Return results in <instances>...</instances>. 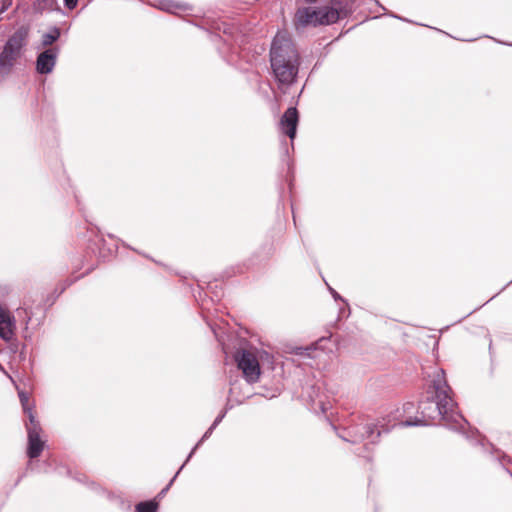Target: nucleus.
Segmentation results:
<instances>
[{"instance_id":"obj_1","label":"nucleus","mask_w":512,"mask_h":512,"mask_svg":"<svg viewBox=\"0 0 512 512\" xmlns=\"http://www.w3.org/2000/svg\"><path fill=\"white\" fill-rule=\"evenodd\" d=\"M451 388L447 384L445 372L441 368H434L433 378L427 390V398L419 403L421 418L405 421L393 418L391 427L430 425L443 422L450 429H463L467 423L464 417L456 410V403L451 397Z\"/></svg>"},{"instance_id":"obj_2","label":"nucleus","mask_w":512,"mask_h":512,"mask_svg":"<svg viewBox=\"0 0 512 512\" xmlns=\"http://www.w3.org/2000/svg\"><path fill=\"white\" fill-rule=\"evenodd\" d=\"M298 52L291 39L284 32L274 37L270 61L275 78L279 83L291 84L298 72Z\"/></svg>"},{"instance_id":"obj_3","label":"nucleus","mask_w":512,"mask_h":512,"mask_svg":"<svg viewBox=\"0 0 512 512\" xmlns=\"http://www.w3.org/2000/svg\"><path fill=\"white\" fill-rule=\"evenodd\" d=\"M28 36L29 29L25 26L19 27L9 36L0 54V78L10 73L17 60L22 56Z\"/></svg>"},{"instance_id":"obj_4","label":"nucleus","mask_w":512,"mask_h":512,"mask_svg":"<svg viewBox=\"0 0 512 512\" xmlns=\"http://www.w3.org/2000/svg\"><path fill=\"white\" fill-rule=\"evenodd\" d=\"M338 10L332 7H323L312 9L304 7L297 10L294 18L296 29L304 28L308 25H329L335 23L339 19Z\"/></svg>"},{"instance_id":"obj_5","label":"nucleus","mask_w":512,"mask_h":512,"mask_svg":"<svg viewBox=\"0 0 512 512\" xmlns=\"http://www.w3.org/2000/svg\"><path fill=\"white\" fill-rule=\"evenodd\" d=\"M392 423L393 421L391 420L385 423L384 418L382 421H379L378 424L360 423L352 425L344 430V435H341V437L351 443L361 442L365 439H369L370 443H374L382 432H388L392 428Z\"/></svg>"},{"instance_id":"obj_6","label":"nucleus","mask_w":512,"mask_h":512,"mask_svg":"<svg viewBox=\"0 0 512 512\" xmlns=\"http://www.w3.org/2000/svg\"><path fill=\"white\" fill-rule=\"evenodd\" d=\"M235 359L247 382L255 383L259 380L260 365L252 352L243 350L236 355Z\"/></svg>"},{"instance_id":"obj_7","label":"nucleus","mask_w":512,"mask_h":512,"mask_svg":"<svg viewBox=\"0 0 512 512\" xmlns=\"http://www.w3.org/2000/svg\"><path fill=\"white\" fill-rule=\"evenodd\" d=\"M28 433L27 454L31 459L40 456L44 448V442L40 439L41 427L36 421L33 412H29V424L26 425Z\"/></svg>"},{"instance_id":"obj_8","label":"nucleus","mask_w":512,"mask_h":512,"mask_svg":"<svg viewBox=\"0 0 512 512\" xmlns=\"http://www.w3.org/2000/svg\"><path fill=\"white\" fill-rule=\"evenodd\" d=\"M60 49L58 47L47 48L36 59V71L39 74H49L53 71Z\"/></svg>"},{"instance_id":"obj_9","label":"nucleus","mask_w":512,"mask_h":512,"mask_svg":"<svg viewBox=\"0 0 512 512\" xmlns=\"http://www.w3.org/2000/svg\"><path fill=\"white\" fill-rule=\"evenodd\" d=\"M298 121V111L295 107H289L280 119V130L291 140L296 136Z\"/></svg>"},{"instance_id":"obj_10","label":"nucleus","mask_w":512,"mask_h":512,"mask_svg":"<svg viewBox=\"0 0 512 512\" xmlns=\"http://www.w3.org/2000/svg\"><path fill=\"white\" fill-rule=\"evenodd\" d=\"M309 397L311 401V409L315 412L320 411L325 414L332 407L330 396L323 391V387L321 385L313 386Z\"/></svg>"},{"instance_id":"obj_11","label":"nucleus","mask_w":512,"mask_h":512,"mask_svg":"<svg viewBox=\"0 0 512 512\" xmlns=\"http://www.w3.org/2000/svg\"><path fill=\"white\" fill-rule=\"evenodd\" d=\"M15 323L10 312L0 307V338L10 341L14 337Z\"/></svg>"},{"instance_id":"obj_12","label":"nucleus","mask_w":512,"mask_h":512,"mask_svg":"<svg viewBox=\"0 0 512 512\" xmlns=\"http://www.w3.org/2000/svg\"><path fill=\"white\" fill-rule=\"evenodd\" d=\"M60 36V29L56 26H53L49 29V31L42 34L40 46L42 48H47L51 46L54 42H56L60 38Z\"/></svg>"},{"instance_id":"obj_13","label":"nucleus","mask_w":512,"mask_h":512,"mask_svg":"<svg viewBox=\"0 0 512 512\" xmlns=\"http://www.w3.org/2000/svg\"><path fill=\"white\" fill-rule=\"evenodd\" d=\"M159 9L170 12V13H178V11H187L189 6L184 3L174 2L172 0H162L159 3Z\"/></svg>"},{"instance_id":"obj_14","label":"nucleus","mask_w":512,"mask_h":512,"mask_svg":"<svg viewBox=\"0 0 512 512\" xmlns=\"http://www.w3.org/2000/svg\"><path fill=\"white\" fill-rule=\"evenodd\" d=\"M56 4V0H36L33 3V9L36 13H43L44 11H52Z\"/></svg>"},{"instance_id":"obj_15","label":"nucleus","mask_w":512,"mask_h":512,"mask_svg":"<svg viewBox=\"0 0 512 512\" xmlns=\"http://www.w3.org/2000/svg\"><path fill=\"white\" fill-rule=\"evenodd\" d=\"M158 503L156 501L140 502L136 505L137 512H157Z\"/></svg>"},{"instance_id":"obj_16","label":"nucleus","mask_w":512,"mask_h":512,"mask_svg":"<svg viewBox=\"0 0 512 512\" xmlns=\"http://www.w3.org/2000/svg\"><path fill=\"white\" fill-rule=\"evenodd\" d=\"M214 428L212 426H210V428L204 433V435L202 436V438L199 440V442L195 445V447L192 449L191 453L189 454L188 458L186 461H188L191 456L193 455V453L195 452V450L201 445V443L210 437V435L212 434Z\"/></svg>"},{"instance_id":"obj_17","label":"nucleus","mask_w":512,"mask_h":512,"mask_svg":"<svg viewBox=\"0 0 512 512\" xmlns=\"http://www.w3.org/2000/svg\"><path fill=\"white\" fill-rule=\"evenodd\" d=\"M19 398H20V401H21L24 411L29 415V412H32V410L30 408H28V406H27V403H28L27 394L24 392H20Z\"/></svg>"},{"instance_id":"obj_18","label":"nucleus","mask_w":512,"mask_h":512,"mask_svg":"<svg viewBox=\"0 0 512 512\" xmlns=\"http://www.w3.org/2000/svg\"><path fill=\"white\" fill-rule=\"evenodd\" d=\"M13 0H1L0 14L7 11L12 6Z\"/></svg>"},{"instance_id":"obj_19","label":"nucleus","mask_w":512,"mask_h":512,"mask_svg":"<svg viewBox=\"0 0 512 512\" xmlns=\"http://www.w3.org/2000/svg\"><path fill=\"white\" fill-rule=\"evenodd\" d=\"M65 6L68 9H74L77 5L78 0H64Z\"/></svg>"},{"instance_id":"obj_20","label":"nucleus","mask_w":512,"mask_h":512,"mask_svg":"<svg viewBox=\"0 0 512 512\" xmlns=\"http://www.w3.org/2000/svg\"><path fill=\"white\" fill-rule=\"evenodd\" d=\"M182 468H183V466H182L179 470H181ZM179 472H180V471H178V472L176 473V475L174 476V478L170 481V483H169V484H168L164 489H162V491L159 493V496H162V495H164V494L167 492V490H168V489H169V487L172 485V483H173L174 479H175V478H176V476L179 474Z\"/></svg>"},{"instance_id":"obj_21","label":"nucleus","mask_w":512,"mask_h":512,"mask_svg":"<svg viewBox=\"0 0 512 512\" xmlns=\"http://www.w3.org/2000/svg\"><path fill=\"white\" fill-rule=\"evenodd\" d=\"M225 414L224 413H221L219 416L216 417V419L214 420L213 424L211 425L214 429L218 426V424L222 421V419L224 418Z\"/></svg>"},{"instance_id":"obj_22","label":"nucleus","mask_w":512,"mask_h":512,"mask_svg":"<svg viewBox=\"0 0 512 512\" xmlns=\"http://www.w3.org/2000/svg\"><path fill=\"white\" fill-rule=\"evenodd\" d=\"M329 288V291L331 293V295L333 296V298L335 300H342L341 296L332 288V287H328Z\"/></svg>"},{"instance_id":"obj_23","label":"nucleus","mask_w":512,"mask_h":512,"mask_svg":"<svg viewBox=\"0 0 512 512\" xmlns=\"http://www.w3.org/2000/svg\"><path fill=\"white\" fill-rule=\"evenodd\" d=\"M412 408H413V404L412 403L404 404V411L411 410Z\"/></svg>"},{"instance_id":"obj_24","label":"nucleus","mask_w":512,"mask_h":512,"mask_svg":"<svg viewBox=\"0 0 512 512\" xmlns=\"http://www.w3.org/2000/svg\"><path fill=\"white\" fill-rule=\"evenodd\" d=\"M315 1H316V0H306V2H308V3H313V2H315Z\"/></svg>"}]
</instances>
